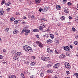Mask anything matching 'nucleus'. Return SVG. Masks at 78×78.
Segmentation results:
<instances>
[{"instance_id":"obj_1","label":"nucleus","mask_w":78,"mask_h":78,"mask_svg":"<svg viewBox=\"0 0 78 78\" xmlns=\"http://www.w3.org/2000/svg\"><path fill=\"white\" fill-rule=\"evenodd\" d=\"M23 49L24 50L30 53V52H32V48L30 47L25 45L23 46Z\"/></svg>"},{"instance_id":"obj_2","label":"nucleus","mask_w":78,"mask_h":78,"mask_svg":"<svg viewBox=\"0 0 78 78\" xmlns=\"http://www.w3.org/2000/svg\"><path fill=\"white\" fill-rule=\"evenodd\" d=\"M63 49L67 51H69L70 50V48L68 46H65L63 47Z\"/></svg>"},{"instance_id":"obj_3","label":"nucleus","mask_w":78,"mask_h":78,"mask_svg":"<svg viewBox=\"0 0 78 78\" xmlns=\"http://www.w3.org/2000/svg\"><path fill=\"white\" fill-rule=\"evenodd\" d=\"M36 43L40 47V48H42L43 47L42 45V43L41 42H40L39 41H37Z\"/></svg>"},{"instance_id":"obj_4","label":"nucleus","mask_w":78,"mask_h":78,"mask_svg":"<svg viewBox=\"0 0 78 78\" xmlns=\"http://www.w3.org/2000/svg\"><path fill=\"white\" fill-rule=\"evenodd\" d=\"M64 65L66 67L67 69H69H69H70V65L69 63L68 62H66L65 63Z\"/></svg>"},{"instance_id":"obj_5","label":"nucleus","mask_w":78,"mask_h":78,"mask_svg":"<svg viewBox=\"0 0 78 78\" xmlns=\"http://www.w3.org/2000/svg\"><path fill=\"white\" fill-rule=\"evenodd\" d=\"M60 66V63H57L54 65L53 67L55 69H58V68Z\"/></svg>"},{"instance_id":"obj_6","label":"nucleus","mask_w":78,"mask_h":78,"mask_svg":"<svg viewBox=\"0 0 78 78\" xmlns=\"http://www.w3.org/2000/svg\"><path fill=\"white\" fill-rule=\"evenodd\" d=\"M22 33H24V32H26V33H30V30H28L26 29H24L22 31Z\"/></svg>"},{"instance_id":"obj_7","label":"nucleus","mask_w":78,"mask_h":78,"mask_svg":"<svg viewBox=\"0 0 78 78\" xmlns=\"http://www.w3.org/2000/svg\"><path fill=\"white\" fill-rule=\"evenodd\" d=\"M22 53L20 52H18L15 54V56H19L22 55Z\"/></svg>"},{"instance_id":"obj_8","label":"nucleus","mask_w":78,"mask_h":78,"mask_svg":"<svg viewBox=\"0 0 78 78\" xmlns=\"http://www.w3.org/2000/svg\"><path fill=\"white\" fill-rule=\"evenodd\" d=\"M50 58L48 57H44V58L43 59V61H47L48 60H49Z\"/></svg>"},{"instance_id":"obj_9","label":"nucleus","mask_w":78,"mask_h":78,"mask_svg":"<svg viewBox=\"0 0 78 78\" xmlns=\"http://www.w3.org/2000/svg\"><path fill=\"white\" fill-rule=\"evenodd\" d=\"M13 58L14 59H15V60H16L17 61L19 59V57H18V56L17 55H15V56L13 57Z\"/></svg>"},{"instance_id":"obj_10","label":"nucleus","mask_w":78,"mask_h":78,"mask_svg":"<svg viewBox=\"0 0 78 78\" xmlns=\"http://www.w3.org/2000/svg\"><path fill=\"white\" fill-rule=\"evenodd\" d=\"M4 13V12L3 11V9H2L0 10V15H3Z\"/></svg>"},{"instance_id":"obj_11","label":"nucleus","mask_w":78,"mask_h":78,"mask_svg":"<svg viewBox=\"0 0 78 78\" xmlns=\"http://www.w3.org/2000/svg\"><path fill=\"white\" fill-rule=\"evenodd\" d=\"M44 27H43L42 26H40L39 30H40V31H44Z\"/></svg>"},{"instance_id":"obj_12","label":"nucleus","mask_w":78,"mask_h":78,"mask_svg":"<svg viewBox=\"0 0 78 78\" xmlns=\"http://www.w3.org/2000/svg\"><path fill=\"white\" fill-rule=\"evenodd\" d=\"M56 8L57 10H59L61 9V7L59 5H57L56 6Z\"/></svg>"},{"instance_id":"obj_13","label":"nucleus","mask_w":78,"mask_h":78,"mask_svg":"<svg viewBox=\"0 0 78 78\" xmlns=\"http://www.w3.org/2000/svg\"><path fill=\"white\" fill-rule=\"evenodd\" d=\"M65 58V55H61L59 56V58Z\"/></svg>"},{"instance_id":"obj_14","label":"nucleus","mask_w":78,"mask_h":78,"mask_svg":"<svg viewBox=\"0 0 78 78\" xmlns=\"http://www.w3.org/2000/svg\"><path fill=\"white\" fill-rule=\"evenodd\" d=\"M36 62H32L31 63L30 65L31 66H35V64H36Z\"/></svg>"},{"instance_id":"obj_15","label":"nucleus","mask_w":78,"mask_h":78,"mask_svg":"<svg viewBox=\"0 0 78 78\" xmlns=\"http://www.w3.org/2000/svg\"><path fill=\"white\" fill-rule=\"evenodd\" d=\"M52 40H51L49 39L47 41V42L48 44H50L51 42H52Z\"/></svg>"},{"instance_id":"obj_16","label":"nucleus","mask_w":78,"mask_h":78,"mask_svg":"<svg viewBox=\"0 0 78 78\" xmlns=\"http://www.w3.org/2000/svg\"><path fill=\"white\" fill-rule=\"evenodd\" d=\"M64 12H66L67 13H68V12H69V9H66L64 10Z\"/></svg>"},{"instance_id":"obj_17","label":"nucleus","mask_w":78,"mask_h":78,"mask_svg":"<svg viewBox=\"0 0 78 78\" xmlns=\"http://www.w3.org/2000/svg\"><path fill=\"white\" fill-rule=\"evenodd\" d=\"M19 32V31L18 30H14L13 32V34H17V33H18Z\"/></svg>"},{"instance_id":"obj_18","label":"nucleus","mask_w":78,"mask_h":78,"mask_svg":"<svg viewBox=\"0 0 78 78\" xmlns=\"http://www.w3.org/2000/svg\"><path fill=\"white\" fill-rule=\"evenodd\" d=\"M34 32H38L39 31V30L38 29H35L33 30Z\"/></svg>"},{"instance_id":"obj_19","label":"nucleus","mask_w":78,"mask_h":78,"mask_svg":"<svg viewBox=\"0 0 78 78\" xmlns=\"http://www.w3.org/2000/svg\"><path fill=\"white\" fill-rule=\"evenodd\" d=\"M61 20H65V16H62L60 18Z\"/></svg>"},{"instance_id":"obj_20","label":"nucleus","mask_w":78,"mask_h":78,"mask_svg":"<svg viewBox=\"0 0 78 78\" xmlns=\"http://www.w3.org/2000/svg\"><path fill=\"white\" fill-rule=\"evenodd\" d=\"M15 20V18H10V21L11 22H12V21H14Z\"/></svg>"},{"instance_id":"obj_21","label":"nucleus","mask_w":78,"mask_h":78,"mask_svg":"<svg viewBox=\"0 0 78 78\" xmlns=\"http://www.w3.org/2000/svg\"><path fill=\"white\" fill-rule=\"evenodd\" d=\"M45 8H46V9H47L48 10L50 9V7L48 6H46V7H45Z\"/></svg>"},{"instance_id":"obj_22","label":"nucleus","mask_w":78,"mask_h":78,"mask_svg":"<svg viewBox=\"0 0 78 78\" xmlns=\"http://www.w3.org/2000/svg\"><path fill=\"white\" fill-rule=\"evenodd\" d=\"M50 37L51 39H53L54 38V36L52 34H50Z\"/></svg>"},{"instance_id":"obj_23","label":"nucleus","mask_w":78,"mask_h":78,"mask_svg":"<svg viewBox=\"0 0 78 78\" xmlns=\"http://www.w3.org/2000/svg\"><path fill=\"white\" fill-rule=\"evenodd\" d=\"M10 9H11L8 8L7 9H6V11L7 12H9V11H11Z\"/></svg>"},{"instance_id":"obj_24","label":"nucleus","mask_w":78,"mask_h":78,"mask_svg":"<svg viewBox=\"0 0 78 78\" xmlns=\"http://www.w3.org/2000/svg\"><path fill=\"white\" fill-rule=\"evenodd\" d=\"M44 73H41L40 74V76H42V77H43V76H44Z\"/></svg>"},{"instance_id":"obj_25","label":"nucleus","mask_w":78,"mask_h":78,"mask_svg":"<svg viewBox=\"0 0 78 78\" xmlns=\"http://www.w3.org/2000/svg\"><path fill=\"white\" fill-rule=\"evenodd\" d=\"M37 3H39L41 2V0H36Z\"/></svg>"},{"instance_id":"obj_26","label":"nucleus","mask_w":78,"mask_h":78,"mask_svg":"<svg viewBox=\"0 0 78 78\" xmlns=\"http://www.w3.org/2000/svg\"><path fill=\"white\" fill-rule=\"evenodd\" d=\"M43 9V11H44V12H47V9H46V8H44Z\"/></svg>"},{"instance_id":"obj_27","label":"nucleus","mask_w":78,"mask_h":78,"mask_svg":"<svg viewBox=\"0 0 78 78\" xmlns=\"http://www.w3.org/2000/svg\"><path fill=\"white\" fill-rule=\"evenodd\" d=\"M5 1L3 0L2 1V2L1 4V5H3V4H5Z\"/></svg>"},{"instance_id":"obj_28","label":"nucleus","mask_w":78,"mask_h":78,"mask_svg":"<svg viewBox=\"0 0 78 78\" xmlns=\"http://www.w3.org/2000/svg\"><path fill=\"white\" fill-rule=\"evenodd\" d=\"M14 23H16V24H17V23H18V22L17 20H16L14 21Z\"/></svg>"},{"instance_id":"obj_29","label":"nucleus","mask_w":78,"mask_h":78,"mask_svg":"<svg viewBox=\"0 0 78 78\" xmlns=\"http://www.w3.org/2000/svg\"><path fill=\"white\" fill-rule=\"evenodd\" d=\"M16 16H20V13L19 12H16Z\"/></svg>"},{"instance_id":"obj_30","label":"nucleus","mask_w":78,"mask_h":78,"mask_svg":"<svg viewBox=\"0 0 78 78\" xmlns=\"http://www.w3.org/2000/svg\"><path fill=\"white\" fill-rule=\"evenodd\" d=\"M67 5L68 6H70L72 5V3L70 2H68L67 3Z\"/></svg>"},{"instance_id":"obj_31","label":"nucleus","mask_w":78,"mask_h":78,"mask_svg":"<svg viewBox=\"0 0 78 78\" xmlns=\"http://www.w3.org/2000/svg\"><path fill=\"white\" fill-rule=\"evenodd\" d=\"M21 75L23 78H24V77H25V76H24V74H23V73H22L21 74Z\"/></svg>"},{"instance_id":"obj_32","label":"nucleus","mask_w":78,"mask_h":78,"mask_svg":"<svg viewBox=\"0 0 78 78\" xmlns=\"http://www.w3.org/2000/svg\"><path fill=\"white\" fill-rule=\"evenodd\" d=\"M72 31H76V29L75 28H74V27H73Z\"/></svg>"},{"instance_id":"obj_33","label":"nucleus","mask_w":78,"mask_h":78,"mask_svg":"<svg viewBox=\"0 0 78 78\" xmlns=\"http://www.w3.org/2000/svg\"><path fill=\"white\" fill-rule=\"evenodd\" d=\"M42 11H43V9L42 8H40L39 9V11L40 12H41Z\"/></svg>"},{"instance_id":"obj_34","label":"nucleus","mask_w":78,"mask_h":78,"mask_svg":"<svg viewBox=\"0 0 78 78\" xmlns=\"http://www.w3.org/2000/svg\"><path fill=\"white\" fill-rule=\"evenodd\" d=\"M53 53V51L51 50H50L49 52V53Z\"/></svg>"},{"instance_id":"obj_35","label":"nucleus","mask_w":78,"mask_h":78,"mask_svg":"<svg viewBox=\"0 0 78 78\" xmlns=\"http://www.w3.org/2000/svg\"><path fill=\"white\" fill-rule=\"evenodd\" d=\"M76 22H78V17L76 18Z\"/></svg>"},{"instance_id":"obj_36","label":"nucleus","mask_w":78,"mask_h":78,"mask_svg":"<svg viewBox=\"0 0 78 78\" xmlns=\"http://www.w3.org/2000/svg\"><path fill=\"white\" fill-rule=\"evenodd\" d=\"M40 26H42V27H44V28H45V25L43 23L41 24Z\"/></svg>"},{"instance_id":"obj_37","label":"nucleus","mask_w":78,"mask_h":78,"mask_svg":"<svg viewBox=\"0 0 78 78\" xmlns=\"http://www.w3.org/2000/svg\"><path fill=\"white\" fill-rule=\"evenodd\" d=\"M74 44H75V45H78V42L77 41H75L74 42Z\"/></svg>"},{"instance_id":"obj_38","label":"nucleus","mask_w":78,"mask_h":78,"mask_svg":"<svg viewBox=\"0 0 78 78\" xmlns=\"http://www.w3.org/2000/svg\"><path fill=\"white\" fill-rule=\"evenodd\" d=\"M16 51L13 50L12 52V54H14V53H16Z\"/></svg>"},{"instance_id":"obj_39","label":"nucleus","mask_w":78,"mask_h":78,"mask_svg":"<svg viewBox=\"0 0 78 78\" xmlns=\"http://www.w3.org/2000/svg\"><path fill=\"white\" fill-rule=\"evenodd\" d=\"M5 4L6 6H9V2H8L5 3Z\"/></svg>"},{"instance_id":"obj_40","label":"nucleus","mask_w":78,"mask_h":78,"mask_svg":"<svg viewBox=\"0 0 78 78\" xmlns=\"http://www.w3.org/2000/svg\"><path fill=\"white\" fill-rule=\"evenodd\" d=\"M50 49L49 48H47V51L48 52V53H49V51H50Z\"/></svg>"},{"instance_id":"obj_41","label":"nucleus","mask_w":78,"mask_h":78,"mask_svg":"<svg viewBox=\"0 0 78 78\" xmlns=\"http://www.w3.org/2000/svg\"><path fill=\"white\" fill-rule=\"evenodd\" d=\"M48 72L49 73H53V71L51 70H48Z\"/></svg>"},{"instance_id":"obj_42","label":"nucleus","mask_w":78,"mask_h":78,"mask_svg":"<svg viewBox=\"0 0 78 78\" xmlns=\"http://www.w3.org/2000/svg\"><path fill=\"white\" fill-rule=\"evenodd\" d=\"M25 36H28V33H27L26 32H25Z\"/></svg>"},{"instance_id":"obj_43","label":"nucleus","mask_w":78,"mask_h":78,"mask_svg":"<svg viewBox=\"0 0 78 78\" xmlns=\"http://www.w3.org/2000/svg\"><path fill=\"white\" fill-rule=\"evenodd\" d=\"M12 78H16V76L15 75H12Z\"/></svg>"},{"instance_id":"obj_44","label":"nucleus","mask_w":78,"mask_h":78,"mask_svg":"<svg viewBox=\"0 0 78 78\" xmlns=\"http://www.w3.org/2000/svg\"><path fill=\"white\" fill-rule=\"evenodd\" d=\"M32 59H35V58H36V57H34V56H33L32 57Z\"/></svg>"},{"instance_id":"obj_45","label":"nucleus","mask_w":78,"mask_h":78,"mask_svg":"<svg viewBox=\"0 0 78 78\" xmlns=\"http://www.w3.org/2000/svg\"><path fill=\"white\" fill-rule=\"evenodd\" d=\"M67 75H69V73H70L69 72V71H67L66 72Z\"/></svg>"},{"instance_id":"obj_46","label":"nucleus","mask_w":78,"mask_h":78,"mask_svg":"<svg viewBox=\"0 0 78 78\" xmlns=\"http://www.w3.org/2000/svg\"><path fill=\"white\" fill-rule=\"evenodd\" d=\"M69 47H70V48H71V49H72L73 48V46L72 45H70Z\"/></svg>"},{"instance_id":"obj_47","label":"nucleus","mask_w":78,"mask_h":78,"mask_svg":"<svg viewBox=\"0 0 78 78\" xmlns=\"http://www.w3.org/2000/svg\"><path fill=\"white\" fill-rule=\"evenodd\" d=\"M75 37V38H76V39H78V35H76Z\"/></svg>"},{"instance_id":"obj_48","label":"nucleus","mask_w":78,"mask_h":78,"mask_svg":"<svg viewBox=\"0 0 78 78\" xmlns=\"http://www.w3.org/2000/svg\"><path fill=\"white\" fill-rule=\"evenodd\" d=\"M9 78H12V75H10L8 76Z\"/></svg>"},{"instance_id":"obj_49","label":"nucleus","mask_w":78,"mask_h":78,"mask_svg":"<svg viewBox=\"0 0 78 78\" xmlns=\"http://www.w3.org/2000/svg\"><path fill=\"white\" fill-rule=\"evenodd\" d=\"M66 2V1H63V4H65V5H66L67 4V3Z\"/></svg>"},{"instance_id":"obj_50","label":"nucleus","mask_w":78,"mask_h":78,"mask_svg":"<svg viewBox=\"0 0 78 78\" xmlns=\"http://www.w3.org/2000/svg\"><path fill=\"white\" fill-rule=\"evenodd\" d=\"M3 58V57L2 55H0V59H2Z\"/></svg>"},{"instance_id":"obj_51","label":"nucleus","mask_w":78,"mask_h":78,"mask_svg":"<svg viewBox=\"0 0 78 78\" xmlns=\"http://www.w3.org/2000/svg\"><path fill=\"white\" fill-rule=\"evenodd\" d=\"M9 30V29L8 28H7L5 29V30L6 31L8 32V30Z\"/></svg>"},{"instance_id":"obj_52","label":"nucleus","mask_w":78,"mask_h":78,"mask_svg":"<svg viewBox=\"0 0 78 78\" xmlns=\"http://www.w3.org/2000/svg\"><path fill=\"white\" fill-rule=\"evenodd\" d=\"M51 66L50 64H49L48 65L47 67L48 68L50 67Z\"/></svg>"},{"instance_id":"obj_53","label":"nucleus","mask_w":78,"mask_h":78,"mask_svg":"<svg viewBox=\"0 0 78 78\" xmlns=\"http://www.w3.org/2000/svg\"><path fill=\"white\" fill-rule=\"evenodd\" d=\"M31 18H32V19H34V15H33L31 17Z\"/></svg>"},{"instance_id":"obj_54","label":"nucleus","mask_w":78,"mask_h":78,"mask_svg":"<svg viewBox=\"0 0 78 78\" xmlns=\"http://www.w3.org/2000/svg\"><path fill=\"white\" fill-rule=\"evenodd\" d=\"M48 34H45V36L46 37H48V38L49 37V36H48Z\"/></svg>"},{"instance_id":"obj_55","label":"nucleus","mask_w":78,"mask_h":78,"mask_svg":"<svg viewBox=\"0 0 78 78\" xmlns=\"http://www.w3.org/2000/svg\"><path fill=\"white\" fill-rule=\"evenodd\" d=\"M74 75H75V76H76L77 75H78V73H75V74H74Z\"/></svg>"},{"instance_id":"obj_56","label":"nucleus","mask_w":78,"mask_h":78,"mask_svg":"<svg viewBox=\"0 0 78 78\" xmlns=\"http://www.w3.org/2000/svg\"><path fill=\"white\" fill-rule=\"evenodd\" d=\"M30 78H34V76H30Z\"/></svg>"},{"instance_id":"obj_57","label":"nucleus","mask_w":78,"mask_h":78,"mask_svg":"<svg viewBox=\"0 0 78 78\" xmlns=\"http://www.w3.org/2000/svg\"><path fill=\"white\" fill-rule=\"evenodd\" d=\"M43 20H44V21H45V22H47V19L45 18H43Z\"/></svg>"},{"instance_id":"obj_58","label":"nucleus","mask_w":78,"mask_h":78,"mask_svg":"<svg viewBox=\"0 0 78 78\" xmlns=\"http://www.w3.org/2000/svg\"><path fill=\"white\" fill-rule=\"evenodd\" d=\"M30 4H31V5L34 4V2H30Z\"/></svg>"},{"instance_id":"obj_59","label":"nucleus","mask_w":78,"mask_h":78,"mask_svg":"<svg viewBox=\"0 0 78 78\" xmlns=\"http://www.w3.org/2000/svg\"><path fill=\"white\" fill-rule=\"evenodd\" d=\"M23 19H27V17H26L25 16H23Z\"/></svg>"},{"instance_id":"obj_60","label":"nucleus","mask_w":78,"mask_h":78,"mask_svg":"<svg viewBox=\"0 0 78 78\" xmlns=\"http://www.w3.org/2000/svg\"><path fill=\"white\" fill-rule=\"evenodd\" d=\"M36 37H37L39 38V35H36Z\"/></svg>"},{"instance_id":"obj_61","label":"nucleus","mask_w":78,"mask_h":78,"mask_svg":"<svg viewBox=\"0 0 78 78\" xmlns=\"http://www.w3.org/2000/svg\"><path fill=\"white\" fill-rule=\"evenodd\" d=\"M56 43H57V44H58V43H59V41L58 40L56 42Z\"/></svg>"},{"instance_id":"obj_62","label":"nucleus","mask_w":78,"mask_h":78,"mask_svg":"<svg viewBox=\"0 0 78 78\" xmlns=\"http://www.w3.org/2000/svg\"><path fill=\"white\" fill-rule=\"evenodd\" d=\"M6 50H5V49H4L3 50V52H4V53L6 52Z\"/></svg>"},{"instance_id":"obj_63","label":"nucleus","mask_w":78,"mask_h":78,"mask_svg":"<svg viewBox=\"0 0 78 78\" xmlns=\"http://www.w3.org/2000/svg\"><path fill=\"white\" fill-rule=\"evenodd\" d=\"M50 31V29H48L46 31H47V32H48Z\"/></svg>"},{"instance_id":"obj_64","label":"nucleus","mask_w":78,"mask_h":78,"mask_svg":"<svg viewBox=\"0 0 78 78\" xmlns=\"http://www.w3.org/2000/svg\"><path fill=\"white\" fill-rule=\"evenodd\" d=\"M69 19H72V17L71 16H69Z\"/></svg>"}]
</instances>
